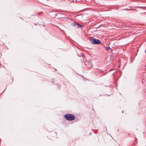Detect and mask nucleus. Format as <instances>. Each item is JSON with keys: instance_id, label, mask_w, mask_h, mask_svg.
<instances>
[{"instance_id": "6e6552de", "label": "nucleus", "mask_w": 146, "mask_h": 146, "mask_svg": "<svg viewBox=\"0 0 146 146\" xmlns=\"http://www.w3.org/2000/svg\"><path fill=\"white\" fill-rule=\"evenodd\" d=\"M92 65H91V66L90 67H92Z\"/></svg>"}, {"instance_id": "7ed1b4c3", "label": "nucleus", "mask_w": 146, "mask_h": 146, "mask_svg": "<svg viewBox=\"0 0 146 146\" xmlns=\"http://www.w3.org/2000/svg\"><path fill=\"white\" fill-rule=\"evenodd\" d=\"M72 25L77 28H80L82 27L83 26L80 25L76 22H74L72 23Z\"/></svg>"}, {"instance_id": "423d86ee", "label": "nucleus", "mask_w": 146, "mask_h": 146, "mask_svg": "<svg viewBox=\"0 0 146 146\" xmlns=\"http://www.w3.org/2000/svg\"><path fill=\"white\" fill-rule=\"evenodd\" d=\"M124 10H128V9H125Z\"/></svg>"}, {"instance_id": "0eeeda50", "label": "nucleus", "mask_w": 146, "mask_h": 146, "mask_svg": "<svg viewBox=\"0 0 146 146\" xmlns=\"http://www.w3.org/2000/svg\"><path fill=\"white\" fill-rule=\"evenodd\" d=\"M38 14L39 15H40V13H38Z\"/></svg>"}, {"instance_id": "39448f33", "label": "nucleus", "mask_w": 146, "mask_h": 146, "mask_svg": "<svg viewBox=\"0 0 146 146\" xmlns=\"http://www.w3.org/2000/svg\"><path fill=\"white\" fill-rule=\"evenodd\" d=\"M130 10H135V9H130Z\"/></svg>"}, {"instance_id": "20e7f679", "label": "nucleus", "mask_w": 146, "mask_h": 146, "mask_svg": "<svg viewBox=\"0 0 146 146\" xmlns=\"http://www.w3.org/2000/svg\"><path fill=\"white\" fill-rule=\"evenodd\" d=\"M110 48V47H106V50H109Z\"/></svg>"}, {"instance_id": "1a4fd4ad", "label": "nucleus", "mask_w": 146, "mask_h": 146, "mask_svg": "<svg viewBox=\"0 0 146 146\" xmlns=\"http://www.w3.org/2000/svg\"><path fill=\"white\" fill-rule=\"evenodd\" d=\"M145 52L146 53V50H145Z\"/></svg>"}, {"instance_id": "f03ea898", "label": "nucleus", "mask_w": 146, "mask_h": 146, "mask_svg": "<svg viewBox=\"0 0 146 146\" xmlns=\"http://www.w3.org/2000/svg\"><path fill=\"white\" fill-rule=\"evenodd\" d=\"M91 42L94 44H100L101 43V41L98 39L94 38L90 39Z\"/></svg>"}, {"instance_id": "f257e3e1", "label": "nucleus", "mask_w": 146, "mask_h": 146, "mask_svg": "<svg viewBox=\"0 0 146 146\" xmlns=\"http://www.w3.org/2000/svg\"><path fill=\"white\" fill-rule=\"evenodd\" d=\"M64 117L68 121H72L75 119L74 115L72 114L67 113L64 115Z\"/></svg>"}]
</instances>
